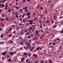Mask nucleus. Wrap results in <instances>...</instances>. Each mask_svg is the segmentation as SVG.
Segmentation results:
<instances>
[{
    "mask_svg": "<svg viewBox=\"0 0 63 63\" xmlns=\"http://www.w3.org/2000/svg\"><path fill=\"white\" fill-rule=\"evenodd\" d=\"M30 20L29 21V25H32V24L33 23L32 22L33 21V20Z\"/></svg>",
    "mask_w": 63,
    "mask_h": 63,
    "instance_id": "1",
    "label": "nucleus"
},
{
    "mask_svg": "<svg viewBox=\"0 0 63 63\" xmlns=\"http://www.w3.org/2000/svg\"><path fill=\"white\" fill-rule=\"evenodd\" d=\"M33 56H34L35 58H37L38 57V56H37V54H33V56H32L33 57Z\"/></svg>",
    "mask_w": 63,
    "mask_h": 63,
    "instance_id": "2",
    "label": "nucleus"
},
{
    "mask_svg": "<svg viewBox=\"0 0 63 63\" xmlns=\"http://www.w3.org/2000/svg\"><path fill=\"white\" fill-rule=\"evenodd\" d=\"M36 33L35 34V35H37V34H38L39 32H38V31L36 30L35 31Z\"/></svg>",
    "mask_w": 63,
    "mask_h": 63,
    "instance_id": "3",
    "label": "nucleus"
},
{
    "mask_svg": "<svg viewBox=\"0 0 63 63\" xmlns=\"http://www.w3.org/2000/svg\"><path fill=\"white\" fill-rule=\"evenodd\" d=\"M26 15H28V16H30V12H29L28 13H27L26 14Z\"/></svg>",
    "mask_w": 63,
    "mask_h": 63,
    "instance_id": "4",
    "label": "nucleus"
},
{
    "mask_svg": "<svg viewBox=\"0 0 63 63\" xmlns=\"http://www.w3.org/2000/svg\"><path fill=\"white\" fill-rule=\"evenodd\" d=\"M5 6V5L4 4H2H2H0V7H2V8H4Z\"/></svg>",
    "mask_w": 63,
    "mask_h": 63,
    "instance_id": "5",
    "label": "nucleus"
},
{
    "mask_svg": "<svg viewBox=\"0 0 63 63\" xmlns=\"http://www.w3.org/2000/svg\"><path fill=\"white\" fill-rule=\"evenodd\" d=\"M26 47L28 48H29V49H30V48H31V46H27Z\"/></svg>",
    "mask_w": 63,
    "mask_h": 63,
    "instance_id": "6",
    "label": "nucleus"
},
{
    "mask_svg": "<svg viewBox=\"0 0 63 63\" xmlns=\"http://www.w3.org/2000/svg\"><path fill=\"white\" fill-rule=\"evenodd\" d=\"M12 30V28H10L8 30V32H10V31H11Z\"/></svg>",
    "mask_w": 63,
    "mask_h": 63,
    "instance_id": "7",
    "label": "nucleus"
},
{
    "mask_svg": "<svg viewBox=\"0 0 63 63\" xmlns=\"http://www.w3.org/2000/svg\"><path fill=\"white\" fill-rule=\"evenodd\" d=\"M27 31H28V32H29V29H26L25 30V31L24 32L25 33H26V32H27Z\"/></svg>",
    "mask_w": 63,
    "mask_h": 63,
    "instance_id": "8",
    "label": "nucleus"
},
{
    "mask_svg": "<svg viewBox=\"0 0 63 63\" xmlns=\"http://www.w3.org/2000/svg\"><path fill=\"white\" fill-rule=\"evenodd\" d=\"M33 49H34V47H32L30 49V51H32V50Z\"/></svg>",
    "mask_w": 63,
    "mask_h": 63,
    "instance_id": "9",
    "label": "nucleus"
},
{
    "mask_svg": "<svg viewBox=\"0 0 63 63\" xmlns=\"http://www.w3.org/2000/svg\"><path fill=\"white\" fill-rule=\"evenodd\" d=\"M15 7L16 9H20V7L16 6H15Z\"/></svg>",
    "mask_w": 63,
    "mask_h": 63,
    "instance_id": "10",
    "label": "nucleus"
},
{
    "mask_svg": "<svg viewBox=\"0 0 63 63\" xmlns=\"http://www.w3.org/2000/svg\"><path fill=\"white\" fill-rule=\"evenodd\" d=\"M33 28V27H30V29H29V30H31Z\"/></svg>",
    "mask_w": 63,
    "mask_h": 63,
    "instance_id": "11",
    "label": "nucleus"
},
{
    "mask_svg": "<svg viewBox=\"0 0 63 63\" xmlns=\"http://www.w3.org/2000/svg\"><path fill=\"white\" fill-rule=\"evenodd\" d=\"M27 7H25L24 8H23V10H26L27 9Z\"/></svg>",
    "mask_w": 63,
    "mask_h": 63,
    "instance_id": "12",
    "label": "nucleus"
},
{
    "mask_svg": "<svg viewBox=\"0 0 63 63\" xmlns=\"http://www.w3.org/2000/svg\"><path fill=\"white\" fill-rule=\"evenodd\" d=\"M45 14H47V10L46 9L45 10Z\"/></svg>",
    "mask_w": 63,
    "mask_h": 63,
    "instance_id": "13",
    "label": "nucleus"
},
{
    "mask_svg": "<svg viewBox=\"0 0 63 63\" xmlns=\"http://www.w3.org/2000/svg\"><path fill=\"white\" fill-rule=\"evenodd\" d=\"M25 15H26V14L25 13V14H24L22 16V17H24V16H25Z\"/></svg>",
    "mask_w": 63,
    "mask_h": 63,
    "instance_id": "14",
    "label": "nucleus"
},
{
    "mask_svg": "<svg viewBox=\"0 0 63 63\" xmlns=\"http://www.w3.org/2000/svg\"><path fill=\"white\" fill-rule=\"evenodd\" d=\"M11 12H12L13 11H12L11 10V9H10L8 10V12L10 13V12H11Z\"/></svg>",
    "mask_w": 63,
    "mask_h": 63,
    "instance_id": "15",
    "label": "nucleus"
},
{
    "mask_svg": "<svg viewBox=\"0 0 63 63\" xmlns=\"http://www.w3.org/2000/svg\"><path fill=\"white\" fill-rule=\"evenodd\" d=\"M10 54L11 55H13V54H14V52H10Z\"/></svg>",
    "mask_w": 63,
    "mask_h": 63,
    "instance_id": "16",
    "label": "nucleus"
},
{
    "mask_svg": "<svg viewBox=\"0 0 63 63\" xmlns=\"http://www.w3.org/2000/svg\"><path fill=\"white\" fill-rule=\"evenodd\" d=\"M19 44L20 45H23V42H21Z\"/></svg>",
    "mask_w": 63,
    "mask_h": 63,
    "instance_id": "17",
    "label": "nucleus"
},
{
    "mask_svg": "<svg viewBox=\"0 0 63 63\" xmlns=\"http://www.w3.org/2000/svg\"><path fill=\"white\" fill-rule=\"evenodd\" d=\"M40 48V47H37L36 48V49H37V50H39V49Z\"/></svg>",
    "mask_w": 63,
    "mask_h": 63,
    "instance_id": "18",
    "label": "nucleus"
},
{
    "mask_svg": "<svg viewBox=\"0 0 63 63\" xmlns=\"http://www.w3.org/2000/svg\"><path fill=\"white\" fill-rule=\"evenodd\" d=\"M24 11L25 12H27L28 11V10L27 9L25 10Z\"/></svg>",
    "mask_w": 63,
    "mask_h": 63,
    "instance_id": "19",
    "label": "nucleus"
},
{
    "mask_svg": "<svg viewBox=\"0 0 63 63\" xmlns=\"http://www.w3.org/2000/svg\"><path fill=\"white\" fill-rule=\"evenodd\" d=\"M39 61H36L34 62V63H39Z\"/></svg>",
    "mask_w": 63,
    "mask_h": 63,
    "instance_id": "20",
    "label": "nucleus"
},
{
    "mask_svg": "<svg viewBox=\"0 0 63 63\" xmlns=\"http://www.w3.org/2000/svg\"><path fill=\"white\" fill-rule=\"evenodd\" d=\"M1 16H2V17H4L5 16H4V14H2Z\"/></svg>",
    "mask_w": 63,
    "mask_h": 63,
    "instance_id": "21",
    "label": "nucleus"
},
{
    "mask_svg": "<svg viewBox=\"0 0 63 63\" xmlns=\"http://www.w3.org/2000/svg\"><path fill=\"white\" fill-rule=\"evenodd\" d=\"M6 1V0H3L2 1V3H3L4 2H5Z\"/></svg>",
    "mask_w": 63,
    "mask_h": 63,
    "instance_id": "22",
    "label": "nucleus"
},
{
    "mask_svg": "<svg viewBox=\"0 0 63 63\" xmlns=\"http://www.w3.org/2000/svg\"><path fill=\"white\" fill-rule=\"evenodd\" d=\"M49 20H48L46 22V23H49Z\"/></svg>",
    "mask_w": 63,
    "mask_h": 63,
    "instance_id": "23",
    "label": "nucleus"
},
{
    "mask_svg": "<svg viewBox=\"0 0 63 63\" xmlns=\"http://www.w3.org/2000/svg\"><path fill=\"white\" fill-rule=\"evenodd\" d=\"M2 54L3 55H6V54L4 53V52H2Z\"/></svg>",
    "mask_w": 63,
    "mask_h": 63,
    "instance_id": "24",
    "label": "nucleus"
},
{
    "mask_svg": "<svg viewBox=\"0 0 63 63\" xmlns=\"http://www.w3.org/2000/svg\"><path fill=\"white\" fill-rule=\"evenodd\" d=\"M23 54L24 55H26V53L25 52V53H23Z\"/></svg>",
    "mask_w": 63,
    "mask_h": 63,
    "instance_id": "25",
    "label": "nucleus"
},
{
    "mask_svg": "<svg viewBox=\"0 0 63 63\" xmlns=\"http://www.w3.org/2000/svg\"><path fill=\"white\" fill-rule=\"evenodd\" d=\"M8 62H11V59H9L8 60Z\"/></svg>",
    "mask_w": 63,
    "mask_h": 63,
    "instance_id": "26",
    "label": "nucleus"
},
{
    "mask_svg": "<svg viewBox=\"0 0 63 63\" xmlns=\"http://www.w3.org/2000/svg\"><path fill=\"white\" fill-rule=\"evenodd\" d=\"M61 24H63V20H61Z\"/></svg>",
    "mask_w": 63,
    "mask_h": 63,
    "instance_id": "27",
    "label": "nucleus"
},
{
    "mask_svg": "<svg viewBox=\"0 0 63 63\" xmlns=\"http://www.w3.org/2000/svg\"><path fill=\"white\" fill-rule=\"evenodd\" d=\"M6 20H7V21H8V20H9V19H8V17H7L6 16Z\"/></svg>",
    "mask_w": 63,
    "mask_h": 63,
    "instance_id": "28",
    "label": "nucleus"
},
{
    "mask_svg": "<svg viewBox=\"0 0 63 63\" xmlns=\"http://www.w3.org/2000/svg\"><path fill=\"white\" fill-rule=\"evenodd\" d=\"M37 19V18L35 17V18L34 19H33V20H36Z\"/></svg>",
    "mask_w": 63,
    "mask_h": 63,
    "instance_id": "29",
    "label": "nucleus"
},
{
    "mask_svg": "<svg viewBox=\"0 0 63 63\" xmlns=\"http://www.w3.org/2000/svg\"><path fill=\"white\" fill-rule=\"evenodd\" d=\"M49 63H52V61L51 60H49Z\"/></svg>",
    "mask_w": 63,
    "mask_h": 63,
    "instance_id": "30",
    "label": "nucleus"
},
{
    "mask_svg": "<svg viewBox=\"0 0 63 63\" xmlns=\"http://www.w3.org/2000/svg\"><path fill=\"white\" fill-rule=\"evenodd\" d=\"M30 45H31V43H28V46H30Z\"/></svg>",
    "mask_w": 63,
    "mask_h": 63,
    "instance_id": "31",
    "label": "nucleus"
},
{
    "mask_svg": "<svg viewBox=\"0 0 63 63\" xmlns=\"http://www.w3.org/2000/svg\"><path fill=\"white\" fill-rule=\"evenodd\" d=\"M22 41L23 42H25L26 40L25 39H22Z\"/></svg>",
    "mask_w": 63,
    "mask_h": 63,
    "instance_id": "32",
    "label": "nucleus"
},
{
    "mask_svg": "<svg viewBox=\"0 0 63 63\" xmlns=\"http://www.w3.org/2000/svg\"><path fill=\"white\" fill-rule=\"evenodd\" d=\"M20 34H24V32H22L20 33Z\"/></svg>",
    "mask_w": 63,
    "mask_h": 63,
    "instance_id": "33",
    "label": "nucleus"
},
{
    "mask_svg": "<svg viewBox=\"0 0 63 63\" xmlns=\"http://www.w3.org/2000/svg\"><path fill=\"white\" fill-rule=\"evenodd\" d=\"M28 61H29V59H28L26 60V62L27 63L28 62Z\"/></svg>",
    "mask_w": 63,
    "mask_h": 63,
    "instance_id": "34",
    "label": "nucleus"
},
{
    "mask_svg": "<svg viewBox=\"0 0 63 63\" xmlns=\"http://www.w3.org/2000/svg\"><path fill=\"white\" fill-rule=\"evenodd\" d=\"M12 36V34H10L8 36V37H10V36Z\"/></svg>",
    "mask_w": 63,
    "mask_h": 63,
    "instance_id": "35",
    "label": "nucleus"
},
{
    "mask_svg": "<svg viewBox=\"0 0 63 63\" xmlns=\"http://www.w3.org/2000/svg\"><path fill=\"white\" fill-rule=\"evenodd\" d=\"M4 20V19H1V21H3Z\"/></svg>",
    "mask_w": 63,
    "mask_h": 63,
    "instance_id": "36",
    "label": "nucleus"
},
{
    "mask_svg": "<svg viewBox=\"0 0 63 63\" xmlns=\"http://www.w3.org/2000/svg\"><path fill=\"white\" fill-rule=\"evenodd\" d=\"M31 37H32L31 36H29L27 38H29V39H30V38H31Z\"/></svg>",
    "mask_w": 63,
    "mask_h": 63,
    "instance_id": "37",
    "label": "nucleus"
},
{
    "mask_svg": "<svg viewBox=\"0 0 63 63\" xmlns=\"http://www.w3.org/2000/svg\"><path fill=\"white\" fill-rule=\"evenodd\" d=\"M32 47H35L34 45H35V44L34 43H33L32 44Z\"/></svg>",
    "mask_w": 63,
    "mask_h": 63,
    "instance_id": "38",
    "label": "nucleus"
},
{
    "mask_svg": "<svg viewBox=\"0 0 63 63\" xmlns=\"http://www.w3.org/2000/svg\"><path fill=\"white\" fill-rule=\"evenodd\" d=\"M16 17H18V15L17 14H16Z\"/></svg>",
    "mask_w": 63,
    "mask_h": 63,
    "instance_id": "39",
    "label": "nucleus"
},
{
    "mask_svg": "<svg viewBox=\"0 0 63 63\" xmlns=\"http://www.w3.org/2000/svg\"><path fill=\"white\" fill-rule=\"evenodd\" d=\"M63 29L62 30V32H60V33H63Z\"/></svg>",
    "mask_w": 63,
    "mask_h": 63,
    "instance_id": "40",
    "label": "nucleus"
},
{
    "mask_svg": "<svg viewBox=\"0 0 63 63\" xmlns=\"http://www.w3.org/2000/svg\"><path fill=\"white\" fill-rule=\"evenodd\" d=\"M26 33L27 35H28V34H30V33L29 32H27Z\"/></svg>",
    "mask_w": 63,
    "mask_h": 63,
    "instance_id": "41",
    "label": "nucleus"
},
{
    "mask_svg": "<svg viewBox=\"0 0 63 63\" xmlns=\"http://www.w3.org/2000/svg\"><path fill=\"white\" fill-rule=\"evenodd\" d=\"M24 60V58H22L21 59V61H23V60Z\"/></svg>",
    "mask_w": 63,
    "mask_h": 63,
    "instance_id": "42",
    "label": "nucleus"
},
{
    "mask_svg": "<svg viewBox=\"0 0 63 63\" xmlns=\"http://www.w3.org/2000/svg\"><path fill=\"white\" fill-rule=\"evenodd\" d=\"M20 11L21 12H23V10H22V9H21V8L20 9Z\"/></svg>",
    "mask_w": 63,
    "mask_h": 63,
    "instance_id": "43",
    "label": "nucleus"
},
{
    "mask_svg": "<svg viewBox=\"0 0 63 63\" xmlns=\"http://www.w3.org/2000/svg\"><path fill=\"white\" fill-rule=\"evenodd\" d=\"M14 23H17V22L16 21H14Z\"/></svg>",
    "mask_w": 63,
    "mask_h": 63,
    "instance_id": "44",
    "label": "nucleus"
},
{
    "mask_svg": "<svg viewBox=\"0 0 63 63\" xmlns=\"http://www.w3.org/2000/svg\"><path fill=\"white\" fill-rule=\"evenodd\" d=\"M13 43V41H10V44H12V43Z\"/></svg>",
    "mask_w": 63,
    "mask_h": 63,
    "instance_id": "45",
    "label": "nucleus"
},
{
    "mask_svg": "<svg viewBox=\"0 0 63 63\" xmlns=\"http://www.w3.org/2000/svg\"><path fill=\"white\" fill-rule=\"evenodd\" d=\"M3 35L2 34H1L0 35V37L1 38H3Z\"/></svg>",
    "mask_w": 63,
    "mask_h": 63,
    "instance_id": "46",
    "label": "nucleus"
},
{
    "mask_svg": "<svg viewBox=\"0 0 63 63\" xmlns=\"http://www.w3.org/2000/svg\"><path fill=\"white\" fill-rule=\"evenodd\" d=\"M23 22H25V20H24V19H23Z\"/></svg>",
    "mask_w": 63,
    "mask_h": 63,
    "instance_id": "47",
    "label": "nucleus"
},
{
    "mask_svg": "<svg viewBox=\"0 0 63 63\" xmlns=\"http://www.w3.org/2000/svg\"><path fill=\"white\" fill-rule=\"evenodd\" d=\"M40 36V34L39 33H38V35L37 36L38 37H39Z\"/></svg>",
    "mask_w": 63,
    "mask_h": 63,
    "instance_id": "48",
    "label": "nucleus"
},
{
    "mask_svg": "<svg viewBox=\"0 0 63 63\" xmlns=\"http://www.w3.org/2000/svg\"><path fill=\"white\" fill-rule=\"evenodd\" d=\"M3 43L4 42H0V44H3Z\"/></svg>",
    "mask_w": 63,
    "mask_h": 63,
    "instance_id": "49",
    "label": "nucleus"
},
{
    "mask_svg": "<svg viewBox=\"0 0 63 63\" xmlns=\"http://www.w3.org/2000/svg\"><path fill=\"white\" fill-rule=\"evenodd\" d=\"M15 37H16V36H13L12 38H13V39H14V38H15Z\"/></svg>",
    "mask_w": 63,
    "mask_h": 63,
    "instance_id": "50",
    "label": "nucleus"
},
{
    "mask_svg": "<svg viewBox=\"0 0 63 63\" xmlns=\"http://www.w3.org/2000/svg\"><path fill=\"white\" fill-rule=\"evenodd\" d=\"M51 23L52 24L54 23V21H51Z\"/></svg>",
    "mask_w": 63,
    "mask_h": 63,
    "instance_id": "51",
    "label": "nucleus"
},
{
    "mask_svg": "<svg viewBox=\"0 0 63 63\" xmlns=\"http://www.w3.org/2000/svg\"><path fill=\"white\" fill-rule=\"evenodd\" d=\"M26 25H27V26H28V25H29V24H28V23H26Z\"/></svg>",
    "mask_w": 63,
    "mask_h": 63,
    "instance_id": "52",
    "label": "nucleus"
},
{
    "mask_svg": "<svg viewBox=\"0 0 63 63\" xmlns=\"http://www.w3.org/2000/svg\"><path fill=\"white\" fill-rule=\"evenodd\" d=\"M15 27V25H12V27H13V28H14Z\"/></svg>",
    "mask_w": 63,
    "mask_h": 63,
    "instance_id": "53",
    "label": "nucleus"
},
{
    "mask_svg": "<svg viewBox=\"0 0 63 63\" xmlns=\"http://www.w3.org/2000/svg\"><path fill=\"white\" fill-rule=\"evenodd\" d=\"M42 27H43V26H40V28H42Z\"/></svg>",
    "mask_w": 63,
    "mask_h": 63,
    "instance_id": "54",
    "label": "nucleus"
},
{
    "mask_svg": "<svg viewBox=\"0 0 63 63\" xmlns=\"http://www.w3.org/2000/svg\"><path fill=\"white\" fill-rule=\"evenodd\" d=\"M43 8H44L43 7H41L40 8V9H41V10H43Z\"/></svg>",
    "mask_w": 63,
    "mask_h": 63,
    "instance_id": "55",
    "label": "nucleus"
},
{
    "mask_svg": "<svg viewBox=\"0 0 63 63\" xmlns=\"http://www.w3.org/2000/svg\"><path fill=\"white\" fill-rule=\"evenodd\" d=\"M35 27H34L33 29V30H34V31H35Z\"/></svg>",
    "mask_w": 63,
    "mask_h": 63,
    "instance_id": "56",
    "label": "nucleus"
},
{
    "mask_svg": "<svg viewBox=\"0 0 63 63\" xmlns=\"http://www.w3.org/2000/svg\"><path fill=\"white\" fill-rule=\"evenodd\" d=\"M54 28H56V25H55L54 27Z\"/></svg>",
    "mask_w": 63,
    "mask_h": 63,
    "instance_id": "57",
    "label": "nucleus"
},
{
    "mask_svg": "<svg viewBox=\"0 0 63 63\" xmlns=\"http://www.w3.org/2000/svg\"><path fill=\"white\" fill-rule=\"evenodd\" d=\"M44 61H42L41 62H40V63H44Z\"/></svg>",
    "mask_w": 63,
    "mask_h": 63,
    "instance_id": "58",
    "label": "nucleus"
},
{
    "mask_svg": "<svg viewBox=\"0 0 63 63\" xmlns=\"http://www.w3.org/2000/svg\"><path fill=\"white\" fill-rule=\"evenodd\" d=\"M4 26V25L3 24L1 25V27H3Z\"/></svg>",
    "mask_w": 63,
    "mask_h": 63,
    "instance_id": "59",
    "label": "nucleus"
},
{
    "mask_svg": "<svg viewBox=\"0 0 63 63\" xmlns=\"http://www.w3.org/2000/svg\"><path fill=\"white\" fill-rule=\"evenodd\" d=\"M53 47V46H50L49 47L50 48H51V47Z\"/></svg>",
    "mask_w": 63,
    "mask_h": 63,
    "instance_id": "60",
    "label": "nucleus"
},
{
    "mask_svg": "<svg viewBox=\"0 0 63 63\" xmlns=\"http://www.w3.org/2000/svg\"><path fill=\"white\" fill-rule=\"evenodd\" d=\"M62 56H59V58H61Z\"/></svg>",
    "mask_w": 63,
    "mask_h": 63,
    "instance_id": "61",
    "label": "nucleus"
},
{
    "mask_svg": "<svg viewBox=\"0 0 63 63\" xmlns=\"http://www.w3.org/2000/svg\"><path fill=\"white\" fill-rule=\"evenodd\" d=\"M52 45H55V43H53L52 44Z\"/></svg>",
    "mask_w": 63,
    "mask_h": 63,
    "instance_id": "62",
    "label": "nucleus"
},
{
    "mask_svg": "<svg viewBox=\"0 0 63 63\" xmlns=\"http://www.w3.org/2000/svg\"><path fill=\"white\" fill-rule=\"evenodd\" d=\"M28 19H30V16H28Z\"/></svg>",
    "mask_w": 63,
    "mask_h": 63,
    "instance_id": "63",
    "label": "nucleus"
},
{
    "mask_svg": "<svg viewBox=\"0 0 63 63\" xmlns=\"http://www.w3.org/2000/svg\"><path fill=\"white\" fill-rule=\"evenodd\" d=\"M32 41H31V40H29V42H31Z\"/></svg>",
    "mask_w": 63,
    "mask_h": 63,
    "instance_id": "64",
    "label": "nucleus"
}]
</instances>
